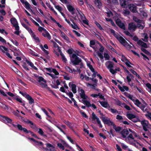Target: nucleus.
<instances>
[{
  "instance_id": "12",
  "label": "nucleus",
  "mask_w": 151,
  "mask_h": 151,
  "mask_svg": "<svg viewBox=\"0 0 151 151\" xmlns=\"http://www.w3.org/2000/svg\"><path fill=\"white\" fill-rule=\"evenodd\" d=\"M121 60L122 61L124 62L127 66L129 67H131V65H133L124 56H122L121 58Z\"/></svg>"
},
{
  "instance_id": "47",
  "label": "nucleus",
  "mask_w": 151,
  "mask_h": 151,
  "mask_svg": "<svg viewBox=\"0 0 151 151\" xmlns=\"http://www.w3.org/2000/svg\"><path fill=\"white\" fill-rule=\"evenodd\" d=\"M146 87L148 88V91L151 92V84L149 83H147L145 84Z\"/></svg>"
},
{
  "instance_id": "54",
  "label": "nucleus",
  "mask_w": 151,
  "mask_h": 151,
  "mask_svg": "<svg viewBox=\"0 0 151 151\" xmlns=\"http://www.w3.org/2000/svg\"><path fill=\"white\" fill-rule=\"evenodd\" d=\"M61 57H62V60L65 63H66L67 61V60L66 58H65V56H64V55H63V54L62 53L60 55Z\"/></svg>"
},
{
  "instance_id": "40",
  "label": "nucleus",
  "mask_w": 151,
  "mask_h": 151,
  "mask_svg": "<svg viewBox=\"0 0 151 151\" xmlns=\"http://www.w3.org/2000/svg\"><path fill=\"white\" fill-rule=\"evenodd\" d=\"M142 40L145 42H147L148 41V37L147 34L143 33L142 35Z\"/></svg>"
},
{
  "instance_id": "53",
  "label": "nucleus",
  "mask_w": 151,
  "mask_h": 151,
  "mask_svg": "<svg viewBox=\"0 0 151 151\" xmlns=\"http://www.w3.org/2000/svg\"><path fill=\"white\" fill-rule=\"evenodd\" d=\"M108 109L110 111H111V112L113 113H118V111H117L115 109L110 108V109L109 108Z\"/></svg>"
},
{
  "instance_id": "20",
  "label": "nucleus",
  "mask_w": 151,
  "mask_h": 151,
  "mask_svg": "<svg viewBox=\"0 0 151 151\" xmlns=\"http://www.w3.org/2000/svg\"><path fill=\"white\" fill-rule=\"evenodd\" d=\"M137 27L134 23H132L129 24L128 29L131 30H134L136 29Z\"/></svg>"
},
{
  "instance_id": "59",
  "label": "nucleus",
  "mask_w": 151,
  "mask_h": 151,
  "mask_svg": "<svg viewBox=\"0 0 151 151\" xmlns=\"http://www.w3.org/2000/svg\"><path fill=\"white\" fill-rule=\"evenodd\" d=\"M95 24L97 26V27L100 29L102 30V28L101 27V25L99 23L95 21Z\"/></svg>"
},
{
  "instance_id": "57",
  "label": "nucleus",
  "mask_w": 151,
  "mask_h": 151,
  "mask_svg": "<svg viewBox=\"0 0 151 151\" xmlns=\"http://www.w3.org/2000/svg\"><path fill=\"white\" fill-rule=\"evenodd\" d=\"M24 4L25 5V6L27 9H29L30 8V5L27 1L25 2Z\"/></svg>"
},
{
  "instance_id": "41",
  "label": "nucleus",
  "mask_w": 151,
  "mask_h": 151,
  "mask_svg": "<svg viewBox=\"0 0 151 151\" xmlns=\"http://www.w3.org/2000/svg\"><path fill=\"white\" fill-rule=\"evenodd\" d=\"M86 84L88 87H90L91 88L96 89V84H91L89 83H86Z\"/></svg>"
},
{
  "instance_id": "45",
  "label": "nucleus",
  "mask_w": 151,
  "mask_h": 151,
  "mask_svg": "<svg viewBox=\"0 0 151 151\" xmlns=\"http://www.w3.org/2000/svg\"><path fill=\"white\" fill-rule=\"evenodd\" d=\"M132 45H130L126 42L123 45L124 47H126L127 48L129 49L131 48L132 46H133V45L132 44Z\"/></svg>"
},
{
  "instance_id": "29",
  "label": "nucleus",
  "mask_w": 151,
  "mask_h": 151,
  "mask_svg": "<svg viewBox=\"0 0 151 151\" xmlns=\"http://www.w3.org/2000/svg\"><path fill=\"white\" fill-rule=\"evenodd\" d=\"M67 8L69 11L71 12L72 14H74V11L75 9L71 5H67Z\"/></svg>"
},
{
  "instance_id": "17",
  "label": "nucleus",
  "mask_w": 151,
  "mask_h": 151,
  "mask_svg": "<svg viewBox=\"0 0 151 151\" xmlns=\"http://www.w3.org/2000/svg\"><path fill=\"white\" fill-rule=\"evenodd\" d=\"M116 38L123 45L126 42L124 38L119 35L116 36Z\"/></svg>"
},
{
  "instance_id": "51",
  "label": "nucleus",
  "mask_w": 151,
  "mask_h": 151,
  "mask_svg": "<svg viewBox=\"0 0 151 151\" xmlns=\"http://www.w3.org/2000/svg\"><path fill=\"white\" fill-rule=\"evenodd\" d=\"M145 116L148 119L151 120V113L150 112H148L147 114H145Z\"/></svg>"
},
{
  "instance_id": "43",
  "label": "nucleus",
  "mask_w": 151,
  "mask_h": 151,
  "mask_svg": "<svg viewBox=\"0 0 151 151\" xmlns=\"http://www.w3.org/2000/svg\"><path fill=\"white\" fill-rule=\"evenodd\" d=\"M121 107H124L127 109L130 110H131V109L130 107L126 104L124 103H123V104H122Z\"/></svg>"
},
{
  "instance_id": "6",
  "label": "nucleus",
  "mask_w": 151,
  "mask_h": 151,
  "mask_svg": "<svg viewBox=\"0 0 151 151\" xmlns=\"http://www.w3.org/2000/svg\"><path fill=\"white\" fill-rule=\"evenodd\" d=\"M53 44L54 46V51L55 53L58 55L59 56V54L60 55L62 53L60 48L55 42H53Z\"/></svg>"
},
{
  "instance_id": "34",
  "label": "nucleus",
  "mask_w": 151,
  "mask_h": 151,
  "mask_svg": "<svg viewBox=\"0 0 151 151\" xmlns=\"http://www.w3.org/2000/svg\"><path fill=\"white\" fill-rule=\"evenodd\" d=\"M127 116L129 119L131 120L135 118L136 116L135 115L132 114H127Z\"/></svg>"
},
{
  "instance_id": "48",
  "label": "nucleus",
  "mask_w": 151,
  "mask_h": 151,
  "mask_svg": "<svg viewBox=\"0 0 151 151\" xmlns=\"http://www.w3.org/2000/svg\"><path fill=\"white\" fill-rule=\"evenodd\" d=\"M47 74L50 76L53 79L57 78H58L57 75H54L51 73H47Z\"/></svg>"
},
{
  "instance_id": "33",
  "label": "nucleus",
  "mask_w": 151,
  "mask_h": 151,
  "mask_svg": "<svg viewBox=\"0 0 151 151\" xmlns=\"http://www.w3.org/2000/svg\"><path fill=\"white\" fill-rule=\"evenodd\" d=\"M29 33L30 34H31L35 40V41L36 42H39L40 41L38 37L36 36L34 34V33L33 32L32 30V32H30Z\"/></svg>"
},
{
  "instance_id": "36",
  "label": "nucleus",
  "mask_w": 151,
  "mask_h": 151,
  "mask_svg": "<svg viewBox=\"0 0 151 151\" xmlns=\"http://www.w3.org/2000/svg\"><path fill=\"white\" fill-rule=\"evenodd\" d=\"M120 4L124 8H126L127 6V1L125 0H120Z\"/></svg>"
},
{
  "instance_id": "49",
  "label": "nucleus",
  "mask_w": 151,
  "mask_h": 151,
  "mask_svg": "<svg viewBox=\"0 0 151 151\" xmlns=\"http://www.w3.org/2000/svg\"><path fill=\"white\" fill-rule=\"evenodd\" d=\"M25 122L28 124H29L30 125H31L32 126L31 127L32 128H33L34 127H35V125L33 123L28 120H27Z\"/></svg>"
},
{
  "instance_id": "27",
  "label": "nucleus",
  "mask_w": 151,
  "mask_h": 151,
  "mask_svg": "<svg viewBox=\"0 0 151 151\" xmlns=\"http://www.w3.org/2000/svg\"><path fill=\"white\" fill-rule=\"evenodd\" d=\"M126 71L129 74V75L127 76V79L129 84H130L129 83L131 81V79L133 77V76L130 73L129 74V73L128 70H127Z\"/></svg>"
},
{
  "instance_id": "35",
  "label": "nucleus",
  "mask_w": 151,
  "mask_h": 151,
  "mask_svg": "<svg viewBox=\"0 0 151 151\" xmlns=\"http://www.w3.org/2000/svg\"><path fill=\"white\" fill-rule=\"evenodd\" d=\"M26 62L27 63L29 64L31 67H32L35 70H37V68L35 66H34L33 63L27 60H26Z\"/></svg>"
},
{
  "instance_id": "5",
  "label": "nucleus",
  "mask_w": 151,
  "mask_h": 151,
  "mask_svg": "<svg viewBox=\"0 0 151 151\" xmlns=\"http://www.w3.org/2000/svg\"><path fill=\"white\" fill-rule=\"evenodd\" d=\"M141 124L142 125L143 129L145 131L147 130V128H150L151 125L149 123L148 121L145 120L140 121Z\"/></svg>"
},
{
  "instance_id": "62",
  "label": "nucleus",
  "mask_w": 151,
  "mask_h": 151,
  "mask_svg": "<svg viewBox=\"0 0 151 151\" xmlns=\"http://www.w3.org/2000/svg\"><path fill=\"white\" fill-rule=\"evenodd\" d=\"M55 7L60 12H61V11L62 10V8L60 6H59L55 5Z\"/></svg>"
},
{
  "instance_id": "16",
  "label": "nucleus",
  "mask_w": 151,
  "mask_h": 151,
  "mask_svg": "<svg viewBox=\"0 0 151 151\" xmlns=\"http://www.w3.org/2000/svg\"><path fill=\"white\" fill-rule=\"evenodd\" d=\"M116 23L121 28L125 29V27L124 24L122 23L119 19H118L116 20Z\"/></svg>"
},
{
  "instance_id": "9",
  "label": "nucleus",
  "mask_w": 151,
  "mask_h": 151,
  "mask_svg": "<svg viewBox=\"0 0 151 151\" xmlns=\"http://www.w3.org/2000/svg\"><path fill=\"white\" fill-rule=\"evenodd\" d=\"M11 23L15 27L16 30L19 29V27L18 24V22L16 19L14 18H12L10 19Z\"/></svg>"
},
{
  "instance_id": "60",
  "label": "nucleus",
  "mask_w": 151,
  "mask_h": 151,
  "mask_svg": "<svg viewBox=\"0 0 151 151\" xmlns=\"http://www.w3.org/2000/svg\"><path fill=\"white\" fill-rule=\"evenodd\" d=\"M1 107L5 110H8V108L7 106L2 104L1 105Z\"/></svg>"
},
{
  "instance_id": "8",
  "label": "nucleus",
  "mask_w": 151,
  "mask_h": 151,
  "mask_svg": "<svg viewBox=\"0 0 151 151\" xmlns=\"http://www.w3.org/2000/svg\"><path fill=\"white\" fill-rule=\"evenodd\" d=\"M87 65L91 70L93 73L92 76L93 78L95 77L96 76V75L97 73V72L95 71L94 68H93L91 64L89 62H87Z\"/></svg>"
},
{
  "instance_id": "4",
  "label": "nucleus",
  "mask_w": 151,
  "mask_h": 151,
  "mask_svg": "<svg viewBox=\"0 0 151 151\" xmlns=\"http://www.w3.org/2000/svg\"><path fill=\"white\" fill-rule=\"evenodd\" d=\"M102 121L104 124H107L108 125L112 126L114 123L110 120V119L106 116H102L100 117Z\"/></svg>"
},
{
  "instance_id": "3",
  "label": "nucleus",
  "mask_w": 151,
  "mask_h": 151,
  "mask_svg": "<svg viewBox=\"0 0 151 151\" xmlns=\"http://www.w3.org/2000/svg\"><path fill=\"white\" fill-rule=\"evenodd\" d=\"M106 68L109 70L110 72L112 74L116 73V71L113 69L114 67V64L110 61L106 62L105 64Z\"/></svg>"
},
{
  "instance_id": "22",
  "label": "nucleus",
  "mask_w": 151,
  "mask_h": 151,
  "mask_svg": "<svg viewBox=\"0 0 151 151\" xmlns=\"http://www.w3.org/2000/svg\"><path fill=\"white\" fill-rule=\"evenodd\" d=\"M60 36L62 37L64 40L67 42H69V39L67 36L63 32L60 30Z\"/></svg>"
},
{
  "instance_id": "18",
  "label": "nucleus",
  "mask_w": 151,
  "mask_h": 151,
  "mask_svg": "<svg viewBox=\"0 0 151 151\" xmlns=\"http://www.w3.org/2000/svg\"><path fill=\"white\" fill-rule=\"evenodd\" d=\"M129 9L132 12H137V8L136 6L134 4H130L129 5Z\"/></svg>"
},
{
  "instance_id": "28",
  "label": "nucleus",
  "mask_w": 151,
  "mask_h": 151,
  "mask_svg": "<svg viewBox=\"0 0 151 151\" xmlns=\"http://www.w3.org/2000/svg\"><path fill=\"white\" fill-rule=\"evenodd\" d=\"M50 19L54 22L58 26V27L60 28H62L64 30H65V29L63 28L62 27V25L60 24L58 22H57L51 16L50 17Z\"/></svg>"
},
{
  "instance_id": "64",
  "label": "nucleus",
  "mask_w": 151,
  "mask_h": 151,
  "mask_svg": "<svg viewBox=\"0 0 151 151\" xmlns=\"http://www.w3.org/2000/svg\"><path fill=\"white\" fill-rule=\"evenodd\" d=\"M36 20L39 23L41 24L42 26H44V24H43L42 23V21H41V20L38 18H37L36 19Z\"/></svg>"
},
{
  "instance_id": "25",
  "label": "nucleus",
  "mask_w": 151,
  "mask_h": 151,
  "mask_svg": "<svg viewBox=\"0 0 151 151\" xmlns=\"http://www.w3.org/2000/svg\"><path fill=\"white\" fill-rule=\"evenodd\" d=\"M42 35L44 37H47L49 40L51 39V36L50 34L46 29L43 32Z\"/></svg>"
},
{
  "instance_id": "52",
  "label": "nucleus",
  "mask_w": 151,
  "mask_h": 151,
  "mask_svg": "<svg viewBox=\"0 0 151 151\" xmlns=\"http://www.w3.org/2000/svg\"><path fill=\"white\" fill-rule=\"evenodd\" d=\"M39 84L41 86L42 88H45L47 86V85L46 84V83L42 82L39 83Z\"/></svg>"
},
{
  "instance_id": "38",
  "label": "nucleus",
  "mask_w": 151,
  "mask_h": 151,
  "mask_svg": "<svg viewBox=\"0 0 151 151\" xmlns=\"http://www.w3.org/2000/svg\"><path fill=\"white\" fill-rule=\"evenodd\" d=\"M133 101L134 102V104L137 106L139 107L140 106V105L141 104V103L138 99L135 98Z\"/></svg>"
},
{
  "instance_id": "7",
  "label": "nucleus",
  "mask_w": 151,
  "mask_h": 151,
  "mask_svg": "<svg viewBox=\"0 0 151 151\" xmlns=\"http://www.w3.org/2000/svg\"><path fill=\"white\" fill-rule=\"evenodd\" d=\"M92 120H95L96 119L98 124L99 125V127L102 128L103 126L99 118L93 112L92 113Z\"/></svg>"
},
{
  "instance_id": "63",
  "label": "nucleus",
  "mask_w": 151,
  "mask_h": 151,
  "mask_svg": "<svg viewBox=\"0 0 151 151\" xmlns=\"http://www.w3.org/2000/svg\"><path fill=\"white\" fill-rule=\"evenodd\" d=\"M52 72L56 75H58L59 74V73L55 69H52Z\"/></svg>"
},
{
  "instance_id": "46",
  "label": "nucleus",
  "mask_w": 151,
  "mask_h": 151,
  "mask_svg": "<svg viewBox=\"0 0 151 151\" xmlns=\"http://www.w3.org/2000/svg\"><path fill=\"white\" fill-rule=\"evenodd\" d=\"M22 25L25 27L29 32H32V29L29 28L25 24L22 23Z\"/></svg>"
},
{
  "instance_id": "58",
  "label": "nucleus",
  "mask_w": 151,
  "mask_h": 151,
  "mask_svg": "<svg viewBox=\"0 0 151 151\" xmlns=\"http://www.w3.org/2000/svg\"><path fill=\"white\" fill-rule=\"evenodd\" d=\"M57 145L60 148L62 149L63 150H64V149L65 146L63 145L61 143H58Z\"/></svg>"
},
{
  "instance_id": "24",
  "label": "nucleus",
  "mask_w": 151,
  "mask_h": 151,
  "mask_svg": "<svg viewBox=\"0 0 151 151\" xmlns=\"http://www.w3.org/2000/svg\"><path fill=\"white\" fill-rule=\"evenodd\" d=\"M118 87L119 89L122 92H124L125 91H128L129 90V88L127 86H121L120 85H118Z\"/></svg>"
},
{
  "instance_id": "15",
  "label": "nucleus",
  "mask_w": 151,
  "mask_h": 151,
  "mask_svg": "<svg viewBox=\"0 0 151 151\" xmlns=\"http://www.w3.org/2000/svg\"><path fill=\"white\" fill-rule=\"evenodd\" d=\"M79 93L80 96L82 99H89L88 97L85 95V91L82 89H81L80 90Z\"/></svg>"
},
{
  "instance_id": "61",
  "label": "nucleus",
  "mask_w": 151,
  "mask_h": 151,
  "mask_svg": "<svg viewBox=\"0 0 151 151\" xmlns=\"http://www.w3.org/2000/svg\"><path fill=\"white\" fill-rule=\"evenodd\" d=\"M96 53L98 54V56L100 58L101 60H102L104 58V57L102 54L100 53L99 52H97Z\"/></svg>"
},
{
  "instance_id": "10",
  "label": "nucleus",
  "mask_w": 151,
  "mask_h": 151,
  "mask_svg": "<svg viewBox=\"0 0 151 151\" xmlns=\"http://www.w3.org/2000/svg\"><path fill=\"white\" fill-rule=\"evenodd\" d=\"M1 120L3 122L5 123H11L12 122V120L9 118L4 116L1 115Z\"/></svg>"
},
{
  "instance_id": "11",
  "label": "nucleus",
  "mask_w": 151,
  "mask_h": 151,
  "mask_svg": "<svg viewBox=\"0 0 151 151\" xmlns=\"http://www.w3.org/2000/svg\"><path fill=\"white\" fill-rule=\"evenodd\" d=\"M69 86L71 88V91L74 93L77 92L76 86L74 84L73 82H71L69 83Z\"/></svg>"
},
{
  "instance_id": "13",
  "label": "nucleus",
  "mask_w": 151,
  "mask_h": 151,
  "mask_svg": "<svg viewBox=\"0 0 151 151\" xmlns=\"http://www.w3.org/2000/svg\"><path fill=\"white\" fill-rule=\"evenodd\" d=\"M47 148L44 147L43 149L47 151H54V146L50 143H47L46 144Z\"/></svg>"
},
{
  "instance_id": "31",
  "label": "nucleus",
  "mask_w": 151,
  "mask_h": 151,
  "mask_svg": "<svg viewBox=\"0 0 151 151\" xmlns=\"http://www.w3.org/2000/svg\"><path fill=\"white\" fill-rule=\"evenodd\" d=\"M122 135L123 138H125L129 134L128 131L127 130H124L121 133Z\"/></svg>"
},
{
  "instance_id": "1",
  "label": "nucleus",
  "mask_w": 151,
  "mask_h": 151,
  "mask_svg": "<svg viewBox=\"0 0 151 151\" xmlns=\"http://www.w3.org/2000/svg\"><path fill=\"white\" fill-rule=\"evenodd\" d=\"M127 139L129 141V142L130 144L136 147H138V145L141 146V145L138 141L134 139L132 134H130L127 137Z\"/></svg>"
},
{
  "instance_id": "37",
  "label": "nucleus",
  "mask_w": 151,
  "mask_h": 151,
  "mask_svg": "<svg viewBox=\"0 0 151 151\" xmlns=\"http://www.w3.org/2000/svg\"><path fill=\"white\" fill-rule=\"evenodd\" d=\"M82 101L83 104L86 105L87 107L91 106V104L89 101L85 100H82Z\"/></svg>"
},
{
  "instance_id": "14",
  "label": "nucleus",
  "mask_w": 151,
  "mask_h": 151,
  "mask_svg": "<svg viewBox=\"0 0 151 151\" xmlns=\"http://www.w3.org/2000/svg\"><path fill=\"white\" fill-rule=\"evenodd\" d=\"M1 50L2 52L5 53L6 55L9 58L12 59V56L10 55V54L8 52V50L7 49L3 46H1Z\"/></svg>"
},
{
  "instance_id": "23",
  "label": "nucleus",
  "mask_w": 151,
  "mask_h": 151,
  "mask_svg": "<svg viewBox=\"0 0 151 151\" xmlns=\"http://www.w3.org/2000/svg\"><path fill=\"white\" fill-rule=\"evenodd\" d=\"M17 127L20 130L23 131L24 132L27 133H29V131H28L26 128L22 127V126L20 124L17 125Z\"/></svg>"
},
{
  "instance_id": "56",
  "label": "nucleus",
  "mask_w": 151,
  "mask_h": 151,
  "mask_svg": "<svg viewBox=\"0 0 151 151\" xmlns=\"http://www.w3.org/2000/svg\"><path fill=\"white\" fill-rule=\"evenodd\" d=\"M66 94L68 95L70 98L72 99V98H73V94L71 92H66Z\"/></svg>"
},
{
  "instance_id": "32",
  "label": "nucleus",
  "mask_w": 151,
  "mask_h": 151,
  "mask_svg": "<svg viewBox=\"0 0 151 151\" xmlns=\"http://www.w3.org/2000/svg\"><path fill=\"white\" fill-rule=\"evenodd\" d=\"M35 145H36L38 146L39 147H40L41 148H43L44 147H43V144L41 142H39L37 141H36L35 142Z\"/></svg>"
},
{
  "instance_id": "39",
  "label": "nucleus",
  "mask_w": 151,
  "mask_h": 151,
  "mask_svg": "<svg viewBox=\"0 0 151 151\" xmlns=\"http://www.w3.org/2000/svg\"><path fill=\"white\" fill-rule=\"evenodd\" d=\"M37 80L38 81L39 83L42 82H43L44 83L46 82V80H45L42 76H39V77H38V79H37Z\"/></svg>"
},
{
  "instance_id": "30",
  "label": "nucleus",
  "mask_w": 151,
  "mask_h": 151,
  "mask_svg": "<svg viewBox=\"0 0 151 151\" xmlns=\"http://www.w3.org/2000/svg\"><path fill=\"white\" fill-rule=\"evenodd\" d=\"M94 2L98 8H100L102 4L99 0H94Z\"/></svg>"
},
{
  "instance_id": "50",
  "label": "nucleus",
  "mask_w": 151,
  "mask_h": 151,
  "mask_svg": "<svg viewBox=\"0 0 151 151\" xmlns=\"http://www.w3.org/2000/svg\"><path fill=\"white\" fill-rule=\"evenodd\" d=\"M104 57L106 60H108L110 58V56L107 53H105L104 54Z\"/></svg>"
},
{
  "instance_id": "2",
  "label": "nucleus",
  "mask_w": 151,
  "mask_h": 151,
  "mask_svg": "<svg viewBox=\"0 0 151 151\" xmlns=\"http://www.w3.org/2000/svg\"><path fill=\"white\" fill-rule=\"evenodd\" d=\"M70 61L74 65H78L81 62V60L75 54H73L70 58Z\"/></svg>"
},
{
  "instance_id": "21",
  "label": "nucleus",
  "mask_w": 151,
  "mask_h": 151,
  "mask_svg": "<svg viewBox=\"0 0 151 151\" xmlns=\"http://www.w3.org/2000/svg\"><path fill=\"white\" fill-rule=\"evenodd\" d=\"M36 131H37L38 133L41 135L43 136H46V135L44 134V132L42 130L41 128H38L35 126L33 128Z\"/></svg>"
},
{
  "instance_id": "44",
  "label": "nucleus",
  "mask_w": 151,
  "mask_h": 151,
  "mask_svg": "<svg viewBox=\"0 0 151 151\" xmlns=\"http://www.w3.org/2000/svg\"><path fill=\"white\" fill-rule=\"evenodd\" d=\"M138 43L139 44L141 45L142 47L145 48L147 47V46L146 44L145 43L142 41H138Z\"/></svg>"
},
{
  "instance_id": "55",
  "label": "nucleus",
  "mask_w": 151,
  "mask_h": 151,
  "mask_svg": "<svg viewBox=\"0 0 151 151\" xmlns=\"http://www.w3.org/2000/svg\"><path fill=\"white\" fill-rule=\"evenodd\" d=\"M79 110L80 111V112L81 113V114L82 115V116L85 117L87 118L88 116L83 111H82L80 109H79Z\"/></svg>"
},
{
  "instance_id": "26",
  "label": "nucleus",
  "mask_w": 151,
  "mask_h": 151,
  "mask_svg": "<svg viewBox=\"0 0 151 151\" xmlns=\"http://www.w3.org/2000/svg\"><path fill=\"white\" fill-rule=\"evenodd\" d=\"M26 98L29 101V104H32L34 103V99L29 95H27L26 96Z\"/></svg>"
},
{
  "instance_id": "19",
  "label": "nucleus",
  "mask_w": 151,
  "mask_h": 151,
  "mask_svg": "<svg viewBox=\"0 0 151 151\" xmlns=\"http://www.w3.org/2000/svg\"><path fill=\"white\" fill-rule=\"evenodd\" d=\"M99 102L103 107L108 108V109L109 108L110 109L109 105L107 102L101 101H99Z\"/></svg>"
},
{
  "instance_id": "42",
  "label": "nucleus",
  "mask_w": 151,
  "mask_h": 151,
  "mask_svg": "<svg viewBox=\"0 0 151 151\" xmlns=\"http://www.w3.org/2000/svg\"><path fill=\"white\" fill-rule=\"evenodd\" d=\"M113 127V128L117 132H119L121 130V128L120 127H116L115 124L114 123V124L112 125Z\"/></svg>"
}]
</instances>
